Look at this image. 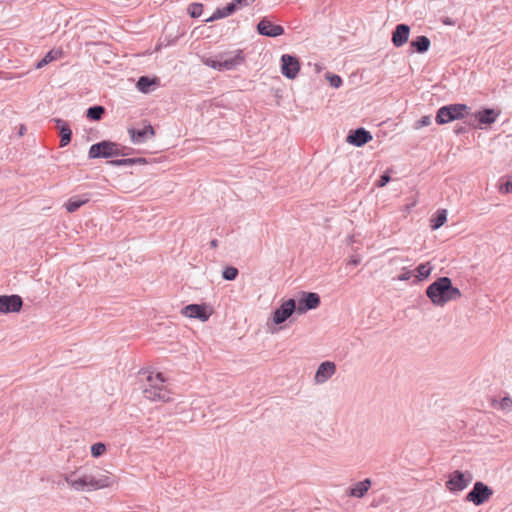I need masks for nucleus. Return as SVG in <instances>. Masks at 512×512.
<instances>
[{
  "instance_id": "42",
  "label": "nucleus",
  "mask_w": 512,
  "mask_h": 512,
  "mask_svg": "<svg viewBox=\"0 0 512 512\" xmlns=\"http://www.w3.org/2000/svg\"><path fill=\"white\" fill-rule=\"evenodd\" d=\"M360 263H361V257L359 255L351 256L350 260L348 261V265L357 266Z\"/></svg>"
},
{
  "instance_id": "19",
  "label": "nucleus",
  "mask_w": 512,
  "mask_h": 512,
  "mask_svg": "<svg viewBox=\"0 0 512 512\" xmlns=\"http://www.w3.org/2000/svg\"><path fill=\"white\" fill-rule=\"evenodd\" d=\"M410 27L406 24H398L392 32V43L395 47H401L407 43Z\"/></svg>"
},
{
  "instance_id": "23",
  "label": "nucleus",
  "mask_w": 512,
  "mask_h": 512,
  "mask_svg": "<svg viewBox=\"0 0 512 512\" xmlns=\"http://www.w3.org/2000/svg\"><path fill=\"white\" fill-rule=\"evenodd\" d=\"M236 10H237L236 3L232 1L231 3L227 4L225 7L218 8L213 13V15L210 18L206 19L205 21L209 22V21H213L216 19L227 17V16L231 15L232 13H234Z\"/></svg>"
},
{
  "instance_id": "25",
  "label": "nucleus",
  "mask_w": 512,
  "mask_h": 512,
  "mask_svg": "<svg viewBox=\"0 0 512 512\" xmlns=\"http://www.w3.org/2000/svg\"><path fill=\"white\" fill-rule=\"evenodd\" d=\"M89 201L87 197L74 196L69 198L66 202L65 207L68 212L73 213L77 211L82 205L86 204Z\"/></svg>"
},
{
  "instance_id": "39",
  "label": "nucleus",
  "mask_w": 512,
  "mask_h": 512,
  "mask_svg": "<svg viewBox=\"0 0 512 512\" xmlns=\"http://www.w3.org/2000/svg\"><path fill=\"white\" fill-rule=\"evenodd\" d=\"M255 0H233L236 3L237 9L240 7L248 6L253 3Z\"/></svg>"
},
{
  "instance_id": "10",
  "label": "nucleus",
  "mask_w": 512,
  "mask_h": 512,
  "mask_svg": "<svg viewBox=\"0 0 512 512\" xmlns=\"http://www.w3.org/2000/svg\"><path fill=\"white\" fill-rule=\"evenodd\" d=\"M281 71L288 79H294L300 70V64L295 56L284 54L281 57Z\"/></svg>"
},
{
  "instance_id": "33",
  "label": "nucleus",
  "mask_w": 512,
  "mask_h": 512,
  "mask_svg": "<svg viewBox=\"0 0 512 512\" xmlns=\"http://www.w3.org/2000/svg\"><path fill=\"white\" fill-rule=\"evenodd\" d=\"M187 11L192 18H197V17L201 16L202 11H203V6L200 3H192L188 6Z\"/></svg>"
},
{
  "instance_id": "16",
  "label": "nucleus",
  "mask_w": 512,
  "mask_h": 512,
  "mask_svg": "<svg viewBox=\"0 0 512 512\" xmlns=\"http://www.w3.org/2000/svg\"><path fill=\"white\" fill-rule=\"evenodd\" d=\"M257 30L259 34L268 37H277L284 33V29L282 26L273 24L270 20L266 18L262 19L258 23Z\"/></svg>"
},
{
  "instance_id": "13",
  "label": "nucleus",
  "mask_w": 512,
  "mask_h": 512,
  "mask_svg": "<svg viewBox=\"0 0 512 512\" xmlns=\"http://www.w3.org/2000/svg\"><path fill=\"white\" fill-rule=\"evenodd\" d=\"M182 314L189 318L199 319L202 322L207 321L211 316V312L207 310V307L200 304H189L185 306L182 309Z\"/></svg>"
},
{
  "instance_id": "35",
  "label": "nucleus",
  "mask_w": 512,
  "mask_h": 512,
  "mask_svg": "<svg viewBox=\"0 0 512 512\" xmlns=\"http://www.w3.org/2000/svg\"><path fill=\"white\" fill-rule=\"evenodd\" d=\"M326 79L329 81V84L334 88H339L342 84L341 77L335 74L327 73Z\"/></svg>"
},
{
  "instance_id": "37",
  "label": "nucleus",
  "mask_w": 512,
  "mask_h": 512,
  "mask_svg": "<svg viewBox=\"0 0 512 512\" xmlns=\"http://www.w3.org/2000/svg\"><path fill=\"white\" fill-rule=\"evenodd\" d=\"M431 124V117L430 116H422L414 125L415 129H420L425 126H429Z\"/></svg>"
},
{
  "instance_id": "32",
  "label": "nucleus",
  "mask_w": 512,
  "mask_h": 512,
  "mask_svg": "<svg viewBox=\"0 0 512 512\" xmlns=\"http://www.w3.org/2000/svg\"><path fill=\"white\" fill-rule=\"evenodd\" d=\"M238 269L232 266L226 267L222 272L223 279L227 281H233L238 276Z\"/></svg>"
},
{
  "instance_id": "22",
  "label": "nucleus",
  "mask_w": 512,
  "mask_h": 512,
  "mask_svg": "<svg viewBox=\"0 0 512 512\" xmlns=\"http://www.w3.org/2000/svg\"><path fill=\"white\" fill-rule=\"evenodd\" d=\"M410 45L417 53L422 54L429 50L431 42L427 36L421 35L413 39Z\"/></svg>"
},
{
  "instance_id": "24",
  "label": "nucleus",
  "mask_w": 512,
  "mask_h": 512,
  "mask_svg": "<svg viewBox=\"0 0 512 512\" xmlns=\"http://www.w3.org/2000/svg\"><path fill=\"white\" fill-rule=\"evenodd\" d=\"M498 114L493 109H484L476 114L480 124H492L496 121Z\"/></svg>"
},
{
  "instance_id": "6",
  "label": "nucleus",
  "mask_w": 512,
  "mask_h": 512,
  "mask_svg": "<svg viewBox=\"0 0 512 512\" xmlns=\"http://www.w3.org/2000/svg\"><path fill=\"white\" fill-rule=\"evenodd\" d=\"M243 60L242 51H237L234 56L221 55L218 59L205 58L203 63L213 69L224 71L236 68Z\"/></svg>"
},
{
  "instance_id": "44",
  "label": "nucleus",
  "mask_w": 512,
  "mask_h": 512,
  "mask_svg": "<svg viewBox=\"0 0 512 512\" xmlns=\"http://www.w3.org/2000/svg\"><path fill=\"white\" fill-rule=\"evenodd\" d=\"M210 246L212 248H216L218 246V241L216 239L211 240Z\"/></svg>"
},
{
  "instance_id": "45",
  "label": "nucleus",
  "mask_w": 512,
  "mask_h": 512,
  "mask_svg": "<svg viewBox=\"0 0 512 512\" xmlns=\"http://www.w3.org/2000/svg\"><path fill=\"white\" fill-rule=\"evenodd\" d=\"M444 24L451 25L452 22L447 18L446 20H443Z\"/></svg>"
},
{
  "instance_id": "3",
  "label": "nucleus",
  "mask_w": 512,
  "mask_h": 512,
  "mask_svg": "<svg viewBox=\"0 0 512 512\" xmlns=\"http://www.w3.org/2000/svg\"><path fill=\"white\" fill-rule=\"evenodd\" d=\"M128 153L122 151L119 144L104 140L98 143L93 144L88 152V157L90 159L96 158H111L116 156H125Z\"/></svg>"
},
{
  "instance_id": "40",
  "label": "nucleus",
  "mask_w": 512,
  "mask_h": 512,
  "mask_svg": "<svg viewBox=\"0 0 512 512\" xmlns=\"http://www.w3.org/2000/svg\"><path fill=\"white\" fill-rule=\"evenodd\" d=\"M390 181V176L387 175V174H384L380 177V179L378 180V186L379 187H383L385 186L388 182Z\"/></svg>"
},
{
  "instance_id": "21",
  "label": "nucleus",
  "mask_w": 512,
  "mask_h": 512,
  "mask_svg": "<svg viewBox=\"0 0 512 512\" xmlns=\"http://www.w3.org/2000/svg\"><path fill=\"white\" fill-rule=\"evenodd\" d=\"M371 484L372 482L369 478L359 481L350 488L349 495L356 498H362L370 489Z\"/></svg>"
},
{
  "instance_id": "15",
  "label": "nucleus",
  "mask_w": 512,
  "mask_h": 512,
  "mask_svg": "<svg viewBox=\"0 0 512 512\" xmlns=\"http://www.w3.org/2000/svg\"><path fill=\"white\" fill-rule=\"evenodd\" d=\"M336 372V365L334 362L325 361L322 362L315 373L314 382L315 384H323L328 381Z\"/></svg>"
},
{
  "instance_id": "1",
  "label": "nucleus",
  "mask_w": 512,
  "mask_h": 512,
  "mask_svg": "<svg viewBox=\"0 0 512 512\" xmlns=\"http://www.w3.org/2000/svg\"><path fill=\"white\" fill-rule=\"evenodd\" d=\"M426 295L430 301L438 307H443L448 302L462 297L461 291L454 287L449 277L443 276L436 279L426 289Z\"/></svg>"
},
{
  "instance_id": "12",
  "label": "nucleus",
  "mask_w": 512,
  "mask_h": 512,
  "mask_svg": "<svg viewBox=\"0 0 512 512\" xmlns=\"http://www.w3.org/2000/svg\"><path fill=\"white\" fill-rule=\"evenodd\" d=\"M87 481L88 491L111 487L115 482L114 477L108 474H87Z\"/></svg>"
},
{
  "instance_id": "27",
  "label": "nucleus",
  "mask_w": 512,
  "mask_h": 512,
  "mask_svg": "<svg viewBox=\"0 0 512 512\" xmlns=\"http://www.w3.org/2000/svg\"><path fill=\"white\" fill-rule=\"evenodd\" d=\"M62 56V51L61 50H51L49 51L45 56L44 58H42L37 64H36V68L37 69H40L42 67H44L45 65H47L48 63L54 61V60H57L59 59L60 57Z\"/></svg>"
},
{
  "instance_id": "31",
  "label": "nucleus",
  "mask_w": 512,
  "mask_h": 512,
  "mask_svg": "<svg viewBox=\"0 0 512 512\" xmlns=\"http://www.w3.org/2000/svg\"><path fill=\"white\" fill-rule=\"evenodd\" d=\"M155 84V80L150 79L147 76H142L137 82V88L143 93L149 92L150 86Z\"/></svg>"
},
{
  "instance_id": "7",
  "label": "nucleus",
  "mask_w": 512,
  "mask_h": 512,
  "mask_svg": "<svg viewBox=\"0 0 512 512\" xmlns=\"http://www.w3.org/2000/svg\"><path fill=\"white\" fill-rule=\"evenodd\" d=\"M493 495V490L485 483L477 481L472 489L466 494L465 501L481 506L488 502Z\"/></svg>"
},
{
  "instance_id": "4",
  "label": "nucleus",
  "mask_w": 512,
  "mask_h": 512,
  "mask_svg": "<svg viewBox=\"0 0 512 512\" xmlns=\"http://www.w3.org/2000/svg\"><path fill=\"white\" fill-rule=\"evenodd\" d=\"M469 107L465 104H450L438 109L435 121L443 125L454 120L462 119L468 114Z\"/></svg>"
},
{
  "instance_id": "17",
  "label": "nucleus",
  "mask_w": 512,
  "mask_h": 512,
  "mask_svg": "<svg viewBox=\"0 0 512 512\" xmlns=\"http://www.w3.org/2000/svg\"><path fill=\"white\" fill-rule=\"evenodd\" d=\"M372 140V135L364 128H357L347 136V142L356 147H361Z\"/></svg>"
},
{
  "instance_id": "34",
  "label": "nucleus",
  "mask_w": 512,
  "mask_h": 512,
  "mask_svg": "<svg viewBox=\"0 0 512 512\" xmlns=\"http://www.w3.org/2000/svg\"><path fill=\"white\" fill-rule=\"evenodd\" d=\"M106 451L104 443L98 442L91 446V454L93 457H100Z\"/></svg>"
},
{
  "instance_id": "11",
  "label": "nucleus",
  "mask_w": 512,
  "mask_h": 512,
  "mask_svg": "<svg viewBox=\"0 0 512 512\" xmlns=\"http://www.w3.org/2000/svg\"><path fill=\"white\" fill-rule=\"evenodd\" d=\"M320 304V296L314 292H302V296L299 299L297 312L303 314L308 310L316 309Z\"/></svg>"
},
{
  "instance_id": "20",
  "label": "nucleus",
  "mask_w": 512,
  "mask_h": 512,
  "mask_svg": "<svg viewBox=\"0 0 512 512\" xmlns=\"http://www.w3.org/2000/svg\"><path fill=\"white\" fill-rule=\"evenodd\" d=\"M52 121L56 124V127L59 130L60 147L67 146L71 142L72 137V131L69 124L60 118H54Z\"/></svg>"
},
{
  "instance_id": "18",
  "label": "nucleus",
  "mask_w": 512,
  "mask_h": 512,
  "mask_svg": "<svg viewBox=\"0 0 512 512\" xmlns=\"http://www.w3.org/2000/svg\"><path fill=\"white\" fill-rule=\"evenodd\" d=\"M65 482L76 491H88L87 474L77 476L76 472L64 476Z\"/></svg>"
},
{
  "instance_id": "36",
  "label": "nucleus",
  "mask_w": 512,
  "mask_h": 512,
  "mask_svg": "<svg viewBox=\"0 0 512 512\" xmlns=\"http://www.w3.org/2000/svg\"><path fill=\"white\" fill-rule=\"evenodd\" d=\"M499 409L510 412L512 410V398L505 396L499 402Z\"/></svg>"
},
{
  "instance_id": "28",
  "label": "nucleus",
  "mask_w": 512,
  "mask_h": 512,
  "mask_svg": "<svg viewBox=\"0 0 512 512\" xmlns=\"http://www.w3.org/2000/svg\"><path fill=\"white\" fill-rule=\"evenodd\" d=\"M136 163L144 164L146 160L144 158H126L108 161V164L112 166H132Z\"/></svg>"
},
{
  "instance_id": "41",
  "label": "nucleus",
  "mask_w": 512,
  "mask_h": 512,
  "mask_svg": "<svg viewBox=\"0 0 512 512\" xmlns=\"http://www.w3.org/2000/svg\"><path fill=\"white\" fill-rule=\"evenodd\" d=\"M412 277V271L406 270L401 275L398 276V280L407 281Z\"/></svg>"
},
{
  "instance_id": "9",
  "label": "nucleus",
  "mask_w": 512,
  "mask_h": 512,
  "mask_svg": "<svg viewBox=\"0 0 512 512\" xmlns=\"http://www.w3.org/2000/svg\"><path fill=\"white\" fill-rule=\"evenodd\" d=\"M23 300L19 295H0V313H17L22 309Z\"/></svg>"
},
{
  "instance_id": "30",
  "label": "nucleus",
  "mask_w": 512,
  "mask_h": 512,
  "mask_svg": "<svg viewBox=\"0 0 512 512\" xmlns=\"http://www.w3.org/2000/svg\"><path fill=\"white\" fill-rule=\"evenodd\" d=\"M105 112L104 107L96 105L88 108L87 110V117L91 120L98 121L102 118L103 114Z\"/></svg>"
},
{
  "instance_id": "8",
  "label": "nucleus",
  "mask_w": 512,
  "mask_h": 512,
  "mask_svg": "<svg viewBox=\"0 0 512 512\" xmlns=\"http://www.w3.org/2000/svg\"><path fill=\"white\" fill-rule=\"evenodd\" d=\"M295 311H297L296 301L288 299L273 312L271 320L274 324L280 325L289 319Z\"/></svg>"
},
{
  "instance_id": "2",
  "label": "nucleus",
  "mask_w": 512,
  "mask_h": 512,
  "mask_svg": "<svg viewBox=\"0 0 512 512\" xmlns=\"http://www.w3.org/2000/svg\"><path fill=\"white\" fill-rule=\"evenodd\" d=\"M165 379L162 373L147 376V385L143 390L144 397L151 401H170V391L164 385Z\"/></svg>"
},
{
  "instance_id": "43",
  "label": "nucleus",
  "mask_w": 512,
  "mask_h": 512,
  "mask_svg": "<svg viewBox=\"0 0 512 512\" xmlns=\"http://www.w3.org/2000/svg\"><path fill=\"white\" fill-rule=\"evenodd\" d=\"M465 131H466V128H465L464 126H460V127H458V128H456V129H455V133H456L457 135L462 134V133H464Z\"/></svg>"
},
{
  "instance_id": "14",
  "label": "nucleus",
  "mask_w": 512,
  "mask_h": 512,
  "mask_svg": "<svg viewBox=\"0 0 512 512\" xmlns=\"http://www.w3.org/2000/svg\"><path fill=\"white\" fill-rule=\"evenodd\" d=\"M128 134L132 143L143 144L155 135V131L150 124H147L142 129L128 128Z\"/></svg>"
},
{
  "instance_id": "29",
  "label": "nucleus",
  "mask_w": 512,
  "mask_h": 512,
  "mask_svg": "<svg viewBox=\"0 0 512 512\" xmlns=\"http://www.w3.org/2000/svg\"><path fill=\"white\" fill-rule=\"evenodd\" d=\"M433 270V266L430 264V262L422 263L417 268V279L419 281H422L426 278H428Z\"/></svg>"
},
{
  "instance_id": "38",
  "label": "nucleus",
  "mask_w": 512,
  "mask_h": 512,
  "mask_svg": "<svg viewBox=\"0 0 512 512\" xmlns=\"http://www.w3.org/2000/svg\"><path fill=\"white\" fill-rule=\"evenodd\" d=\"M501 193H511L512 192V181L507 180L506 182L502 183L499 188Z\"/></svg>"
},
{
  "instance_id": "5",
  "label": "nucleus",
  "mask_w": 512,
  "mask_h": 512,
  "mask_svg": "<svg viewBox=\"0 0 512 512\" xmlns=\"http://www.w3.org/2000/svg\"><path fill=\"white\" fill-rule=\"evenodd\" d=\"M472 481L473 474L470 471L455 470L448 475L445 486L449 492L455 494L465 490Z\"/></svg>"
},
{
  "instance_id": "26",
  "label": "nucleus",
  "mask_w": 512,
  "mask_h": 512,
  "mask_svg": "<svg viewBox=\"0 0 512 512\" xmlns=\"http://www.w3.org/2000/svg\"><path fill=\"white\" fill-rule=\"evenodd\" d=\"M447 221V211L442 209L438 210L436 215L430 220V227L432 230L439 229Z\"/></svg>"
}]
</instances>
